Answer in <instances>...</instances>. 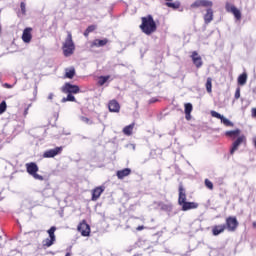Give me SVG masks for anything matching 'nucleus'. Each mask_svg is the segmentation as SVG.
<instances>
[{
	"label": "nucleus",
	"mask_w": 256,
	"mask_h": 256,
	"mask_svg": "<svg viewBox=\"0 0 256 256\" xmlns=\"http://www.w3.org/2000/svg\"><path fill=\"white\" fill-rule=\"evenodd\" d=\"M26 171L27 173H29V175H32V177L34 179H37L38 181H43V176L37 174V172L39 171V166H37L36 163L34 162H30L26 164Z\"/></svg>",
	"instance_id": "nucleus-4"
},
{
	"label": "nucleus",
	"mask_w": 256,
	"mask_h": 256,
	"mask_svg": "<svg viewBox=\"0 0 256 256\" xmlns=\"http://www.w3.org/2000/svg\"><path fill=\"white\" fill-rule=\"evenodd\" d=\"M77 231L81 233L82 237H89L91 235V226L87 224V220H82L78 224Z\"/></svg>",
	"instance_id": "nucleus-5"
},
{
	"label": "nucleus",
	"mask_w": 256,
	"mask_h": 256,
	"mask_svg": "<svg viewBox=\"0 0 256 256\" xmlns=\"http://www.w3.org/2000/svg\"><path fill=\"white\" fill-rule=\"evenodd\" d=\"M32 32H33V28L31 27H27L23 30L22 41L24 43H31V39H33V34H31Z\"/></svg>",
	"instance_id": "nucleus-14"
},
{
	"label": "nucleus",
	"mask_w": 256,
	"mask_h": 256,
	"mask_svg": "<svg viewBox=\"0 0 256 256\" xmlns=\"http://www.w3.org/2000/svg\"><path fill=\"white\" fill-rule=\"evenodd\" d=\"M28 111H29V108H26L24 114L27 115Z\"/></svg>",
	"instance_id": "nucleus-46"
},
{
	"label": "nucleus",
	"mask_w": 256,
	"mask_h": 256,
	"mask_svg": "<svg viewBox=\"0 0 256 256\" xmlns=\"http://www.w3.org/2000/svg\"><path fill=\"white\" fill-rule=\"evenodd\" d=\"M97 27L95 25H90L87 27V29L84 31V37H89V33H93Z\"/></svg>",
	"instance_id": "nucleus-30"
},
{
	"label": "nucleus",
	"mask_w": 256,
	"mask_h": 256,
	"mask_svg": "<svg viewBox=\"0 0 256 256\" xmlns=\"http://www.w3.org/2000/svg\"><path fill=\"white\" fill-rule=\"evenodd\" d=\"M104 192H105V186H97L94 189H92L91 201H98L99 197H101V195H103Z\"/></svg>",
	"instance_id": "nucleus-13"
},
{
	"label": "nucleus",
	"mask_w": 256,
	"mask_h": 256,
	"mask_svg": "<svg viewBox=\"0 0 256 256\" xmlns=\"http://www.w3.org/2000/svg\"><path fill=\"white\" fill-rule=\"evenodd\" d=\"M225 126L226 127H233V122H231L229 119H225Z\"/></svg>",
	"instance_id": "nucleus-38"
},
{
	"label": "nucleus",
	"mask_w": 256,
	"mask_h": 256,
	"mask_svg": "<svg viewBox=\"0 0 256 256\" xmlns=\"http://www.w3.org/2000/svg\"><path fill=\"white\" fill-rule=\"evenodd\" d=\"M178 191V205H182V203H185V201H187V194L185 193V188L183 187V185L179 186Z\"/></svg>",
	"instance_id": "nucleus-17"
},
{
	"label": "nucleus",
	"mask_w": 256,
	"mask_h": 256,
	"mask_svg": "<svg viewBox=\"0 0 256 256\" xmlns=\"http://www.w3.org/2000/svg\"><path fill=\"white\" fill-rule=\"evenodd\" d=\"M143 229H145V226H138L136 228V231H143Z\"/></svg>",
	"instance_id": "nucleus-40"
},
{
	"label": "nucleus",
	"mask_w": 256,
	"mask_h": 256,
	"mask_svg": "<svg viewBox=\"0 0 256 256\" xmlns=\"http://www.w3.org/2000/svg\"><path fill=\"white\" fill-rule=\"evenodd\" d=\"M62 51L64 57H71L75 53V42H73V35L71 32H67V37L62 45Z\"/></svg>",
	"instance_id": "nucleus-2"
},
{
	"label": "nucleus",
	"mask_w": 256,
	"mask_h": 256,
	"mask_svg": "<svg viewBox=\"0 0 256 256\" xmlns=\"http://www.w3.org/2000/svg\"><path fill=\"white\" fill-rule=\"evenodd\" d=\"M81 121H83V123H86V125H93V120H91L85 116L81 117Z\"/></svg>",
	"instance_id": "nucleus-35"
},
{
	"label": "nucleus",
	"mask_w": 256,
	"mask_h": 256,
	"mask_svg": "<svg viewBox=\"0 0 256 256\" xmlns=\"http://www.w3.org/2000/svg\"><path fill=\"white\" fill-rule=\"evenodd\" d=\"M5 111H7V102L2 101L0 103V115H3V113H5Z\"/></svg>",
	"instance_id": "nucleus-32"
},
{
	"label": "nucleus",
	"mask_w": 256,
	"mask_h": 256,
	"mask_svg": "<svg viewBox=\"0 0 256 256\" xmlns=\"http://www.w3.org/2000/svg\"><path fill=\"white\" fill-rule=\"evenodd\" d=\"M225 231V226H214L212 229L213 235H220Z\"/></svg>",
	"instance_id": "nucleus-26"
},
{
	"label": "nucleus",
	"mask_w": 256,
	"mask_h": 256,
	"mask_svg": "<svg viewBox=\"0 0 256 256\" xmlns=\"http://www.w3.org/2000/svg\"><path fill=\"white\" fill-rule=\"evenodd\" d=\"M180 207H182V211H189L191 209H197L199 207V204L197 202H187L180 204Z\"/></svg>",
	"instance_id": "nucleus-18"
},
{
	"label": "nucleus",
	"mask_w": 256,
	"mask_h": 256,
	"mask_svg": "<svg viewBox=\"0 0 256 256\" xmlns=\"http://www.w3.org/2000/svg\"><path fill=\"white\" fill-rule=\"evenodd\" d=\"M187 121H191V113H185Z\"/></svg>",
	"instance_id": "nucleus-39"
},
{
	"label": "nucleus",
	"mask_w": 256,
	"mask_h": 256,
	"mask_svg": "<svg viewBox=\"0 0 256 256\" xmlns=\"http://www.w3.org/2000/svg\"><path fill=\"white\" fill-rule=\"evenodd\" d=\"M4 87H6V89H11V87H13V86H11V84L5 83Z\"/></svg>",
	"instance_id": "nucleus-42"
},
{
	"label": "nucleus",
	"mask_w": 256,
	"mask_h": 256,
	"mask_svg": "<svg viewBox=\"0 0 256 256\" xmlns=\"http://www.w3.org/2000/svg\"><path fill=\"white\" fill-rule=\"evenodd\" d=\"M211 115H212V117H215L216 119H220L221 123H225V117L222 116L221 114H219L218 112L211 111Z\"/></svg>",
	"instance_id": "nucleus-31"
},
{
	"label": "nucleus",
	"mask_w": 256,
	"mask_h": 256,
	"mask_svg": "<svg viewBox=\"0 0 256 256\" xmlns=\"http://www.w3.org/2000/svg\"><path fill=\"white\" fill-rule=\"evenodd\" d=\"M169 208H171V206H168V205L162 206V209H169Z\"/></svg>",
	"instance_id": "nucleus-45"
},
{
	"label": "nucleus",
	"mask_w": 256,
	"mask_h": 256,
	"mask_svg": "<svg viewBox=\"0 0 256 256\" xmlns=\"http://www.w3.org/2000/svg\"><path fill=\"white\" fill-rule=\"evenodd\" d=\"M237 227H239V222L237 221V218L235 217L227 218L226 220L227 231H230V232L236 231Z\"/></svg>",
	"instance_id": "nucleus-10"
},
{
	"label": "nucleus",
	"mask_w": 256,
	"mask_h": 256,
	"mask_svg": "<svg viewBox=\"0 0 256 256\" xmlns=\"http://www.w3.org/2000/svg\"><path fill=\"white\" fill-rule=\"evenodd\" d=\"M213 80L211 78H207V81H206V90H207V93H212V89H213Z\"/></svg>",
	"instance_id": "nucleus-29"
},
{
	"label": "nucleus",
	"mask_w": 256,
	"mask_h": 256,
	"mask_svg": "<svg viewBox=\"0 0 256 256\" xmlns=\"http://www.w3.org/2000/svg\"><path fill=\"white\" fill-rule=\"evenodd\" d=\"M53 97H54L53 93H50V94L48 95V99H50V101L53 99Z\"/></svg>",
	"instance_id": "nucleus-44"
},
{
	"label": "nucleus",
	"mask_w": 256,
	"mask_h": 256,
	"mask_svg": "<svg viewBox=\"0 0 256 256\" xmlns=\"http://www.w3.org/2000/svg\"><path fill=\"white\" fill-rule=\"evenodd\" d=\"M61 91L62 93H70L73 95H77V93H79L81 89L79 88V86L67 82L61 87Z\"/></svg>",
	"instance_id": "nucleus-6"
},
{
	"label": "nucleus",
	"mask_w": 256,
	"mask_h": 256,
	"mask_svg": "<svg viewBox=\"0 0 256 256\" xmlns=\"http://www.w3.org/2000/svg\"><path fill=\"white\" fill-rule=\"evenodd\" d=\"M247 83V74L244 72L238 77V85H245Z\"/></svg>",
	"instance_id": "nucleus-27"
},
{
	"label": "nucleus",
	"mask_w": 256,
	"mask_h": 256,
	"mask_svg": "<svg viewBox=\"0 0 256 256\" xmlns=\"http://www.w3.org/2000/svg\"><path fill=\"white\" fill-rule=\"evenodd\" d=\"M65 77L66 79H73L75 77V68H66Z\"/></svg>",
	"instance_id": "nucleus-23"
},
{
	"label": "nucleus",
	"mask_w": 256,
	"mask_h": 256,
	"mask_svg": "<svg viewBox=\"0 0 256 256\" xmlns=\"http://www.w3.org/2000/svg\"><path fill=\"white\" fill-rule=\"evenodd\" d=\"M109 43V39L104 38V39H95L94 41L91 42L90 47L93 49V47H105Z\"/></svg>",
	"instance_id": "nucleus-16"
},
{
	"label": "nucleus",
	"mask_w": 256,
	"mask_h": 256,
	"mask_svg": "<svg viewBox=\"0 0 256 256\" xmlns=\"http://www.w3.org/2000/svg\"><path fill=\"white\" fill-rule=\"evenodd\" d=\"M108 109L110 113H119L121 111V105L115 99L108 102Z\"/></svg>",
	"instance_id": "nucleus-15"
},
{
	"label": "nucleus",
	"mask_w": 256,
	"mask_h": 256,
	"mask_svg": "<svg viewBox=\"0 0 256 256\" xmlns=\"http://www.w3.org/2000/svg\"><path fill=\"white\" fill-rule=\"evenodd\" d=\"M73 254L71 253V246H70V248L68 249V252L66 253V255L65 256H72Z\"/></svg>",
	"instance_id": "nucleus-41"
},
{
	"label": "nucleus",
	"mask_w": 256,
	"mask_h": 256,
	"mask_svg": "<svg viewBox=\"0 0 256 256\" xmlns=\"http://www.w3.org/2000/svg\"><path fill=\"white\" fill-rule=\"evenodd\" d=\"M185 109H184V113H192L193 111V104L191 103H186L184 105Z\"/></svg>",
	"instance_id": "nucleus-33"
},
{
	"label": "nucleus",
	"mask_w": 256,
	"mask_h": 256,
	"mask_svg": "<svg viewBox=\"0 0 256 256\" xmlns=\"http://www.w3.org/2000/svg\"><path fill=\"white\" fill-rule=\"evenodd\" d=\"M191 9H199V7H206L207 9L213 7V2L209 0H196L190 5Z\"/></svg>",
	"instance_id": "nucleus-9"
},
{
	"label": "nucleus",
	"mask_w": 256,
	"mask_h": 256,
	"mask_svg": "<svg viewBox=\"0 0 256 256\" xmlns=\"http://www.w3.org/2000/svg\"><path fill=\"white\" fill-rule=\"evenodd\" d=\"M225 135L227 137H230L231 139H237V137H239V135H241V130L236 129V130L226 131Z\"/></svg>",
	"instance_id": "nucleus-21"
},
{
	"label": "nucleus",
	"mask_w": 256,
	"mask_h": 256,
	"mask_svg": "<svg viewBox=\"0 0 256 256\" xmlns=\"http://www.w3.org/2000/svg\"><path fill=\"white\" fill-rule=\"evenodd\" d=\"M55 231H57V227H55V226H52L47 231L49 238H46L45 240L42 241V247L44 249L51 247L55 243V241H56Z\"/></svg>",
	"instance_id": "nucleus-3"
},
{
	"label": "nucleus",
	"mask_w": 256,
	"mask_h": 256,
	"mask_svg": "<svg viewBox=\"0 0 256 256\" xmlns=\"http://www.w3.org/2000/svg\"><path fill=\"white\" fill-rule=\"evenodd\" d=\"M67 97L62 99V103H67V101H70L72 103H75V101H77L75 99V96H73V94L70 93H66Z\"/></svg>",
	"instance_id": "nucleus-28"
},
{
	"label": "nucleus",
	"mask_w": 256,
	"mask_h": 256,
	"mask_svg": "<svg viewBox=\"0 0 256 256\" xmlns=\"http://www.w3.org/2000/svg\"><path fill=\"white\" fill-rule=\"evenodd\" d=\"M0 33H1V25H0Z\"/></svg>",
	"instance_id": "nucleus-49"
},
{
	"label": "nucleus",
	"mask_w": 256,
	"mask_h": 256,
	"mask_svg": "<svg viewBox=\"0 0 256 256\" xmlns=\"http://www.w3.org/2000/svg\"><path fill=\"white\" fill-rule=\"evenodd\" d=\"M253 227H255V228H256V222H253Z\"/></svg>",
	"instance_id": "nucleus-47"
},
{
	"label": "nucleus",
	"mask_w": 256,
	"mask_h": 256,
	"mask_svg": "<svg viewBox=\"0 0 256 256\" xmlns=\"http://www.w3.org/2000/svg\"><path fill=\"white\" fill-rule=\"evenodd\" d=\"M226 11L231 13L235 17L236 21H241V10L237 7L231 4H226Z\"/></svg>",
	"instance_id": "nucleus-11"
},
{
	"label": "nucleus",
	"mask_w": 256,
	"mask_h": 256,
	"mask_svg": "<svg viewBox=\"0 0 256 256\" xmlns=\"http://www.w3.org/2000/svg\"><path fill=\"white\" fill-rule=\"evenodd\" d=\"M20 8H21L22 15H25V13H27L25 2L20 3Z\"/></svg>",
	"instance_id": "nucleus-36"
},
{
	"label": "nucleus",
	"mask_w": 256,
	"mask_h": 256,
	"mask_svg": "<svg viewBox=\"0 0 256 256\" xmlns=\"http://www.w3.org/2000/svg\"><path fill=\"white\" fill-rule=\"evenodd\" d=\"M235 99H239L241 97V88H237L235 91Z\"/></svg>",
	"instance_id": "nucleus-37"
},
{
	"label": "nucleus",
	"mask_w": 256,
	"mask_h": 256,
	"mask_svg": "<svg viewBox=\"0 0 256 256\" xmlns=\"http://www.w3.org/2000/svg\"><path fill=\"white\" fill-rule=\"evenodd\" d=\"M204 183H205V187H207V189H210V191H213V182H211V180L205 179Z\"/></svg>",
	"instance_id": "nucleus-34"
},
{
	"label": "nucleus",
	"mask_w": 256,
	"mask_h": 256,
	"mask_svg": "<svg viewBox=\"0 0 256 256\" xmlns=\"http://www.w3.org/2000/svg\"><path fill=\"white\" fill-rule=\"evenodd\" d=\"M109 79H111L110 75L100 76L98 78V85H100V87H103V85L106 84L109 81Z\"/></svg>",
	"instance_id": "nucleus-25"
},
{
	"label": "nucleus",
	"mask_w": 256,
	"mask_h": 256,
	"mask_svg": "<svg viewBox=\"0 0 256 256\" xmlns=\"http://www.w3.org/2000/svg\"><path fill=\"white\" fill-rule=\"evenodd\" d=\"M190 57L192 59V63L197 69H201V67H203V59L197 51H193Z\"/></svg>",
	"instance_id": "nucleus-12"
},
{
	"label": "nucleus",
	"mask_w": 256,
	"mask_h": 256,
	"mask_svg": "<svg viewBox=\"0 0 256 256\" xmlns=\"http://www.w3.org/2000/svg\"><path fill=\"white\" fill-rule=\"evenodd\" d=\"M211 21H213V9L210 7L206 9V13L204 14V22L206 25H209Z\"/></svg>",
	"instance_id": "nucleus-20"
},
{
	"label": "nucleus",
	"mask_w": 256,
	"mask_h": 256,
	"mask_svg": "<svg viewBox=\"0 0 256 256\" xmlns=\"http://www.w3.org/2000/svg\"><path fill=\"white\" fill-rule=\"evenodd\" d=\"M166 7H169L170 9H179L181 7V2H166Z\"/></svg>",
	"instance_id": "nucleus-24"
},
{
	"label": "nucleus",
	"mask_w": 256,
	"mask_h": 256,
	"mask_svg": "<svg viewBox=\"0 0 256 256\" xmlns=\"http://www.w3.org/2000/svg\"><path fill=\"white\" fill-rule=\"evenodd\" d=\"M247 143V138L245 137V135H241L239 136L232 144V148L230 150V154L233 155V153H235V151H237V149H239V147H241V145H245Z\"/></svg>",
	"instance_id": "nucleus-7"
},
{
	"label": "nucleus",
	"mask_w": 256,
	"mask_h": 256,
	"mask_svg": "<svg viewBox=\"0 0 256 256\" xmlns=\"http://www.w3.org/2000/svg\"><path fill=\"white\" fill-rule=\"evenodd\" d=\"M164 1H167V3H169V2H171V1H173V0H164Z\"/></svg>",
	"instance_id": "nucleus-48"
},
{
	"label": "nucleus",
	"mask_w": 256,
	"mask_h": 256,
	"mask_svg": "<svg viewBox=\"0 0 256 256\" xmlns=\"http://www.w3.org/2000/svg\"><path fill=\"white\" fill-rule=\"evenodd\" d=\"M252 117H256V108L252 109Z\"/></svg>",
	"instance_id": "nucleus-43"
},
{
	"label": "nucleus",
	"mask_w": 256,
	"mask_h": 256,
	"mask_svg": "<svg viewBox=\"0 0 256 256\" xmlns=\"http://www.w3.org/2000/svg\"><path fill=\"white\" fill-rule=\"evenodd\" d=\"M141 21L142 23L140 25V29L145 35H153V33L157 31V23L151 14L147 15L146 17H142Z\"/></svg>",
	"instance_id": "nucleus-1"
},
{
	"label": "nucleus",
	"mask_w": 256,
	"mask_h": 256,
	"mask_svg": "<svg viewBox=\"0 0 256 256\" xmlns=\"http://www.w3.org/2000/svg\"><path fill=\"white\" fill-rule=\"evenodd\" d=\"M135 128V123H132V124H130V125H128V126H125L124 128H123V133H124V135H127L128 137L129 136H131V135H133V129Z\"/></svg>",
	"instance_id": "nucleus-22"
},
{
	"label": "nucleus",
	"mask_w": 256,
	"mask_h": 256,
	"mask_svg": "<svg viewBox=\"0 0 256 256\" xmlns=\"http://www.w3.org/2000/svg\"><path fill=\"white\" fill-rule=\"evenodd\" d=\"M129 175H131L130 168H124V169L118 170L116 172V177H118V179H120V180H123L124 177H129Z\"/></svg>",
	"instance_id": "nucleus-19"
},
{
	"label": "nucleus",
	"mask_w": 256,
	"mask_h": 256,
	"mask_svg": "<svg viewBox=\"0 0 256 256\" xmlns=\"http://www.w3.org/2000/svg\"><path fill=\"white\" fill-rule=\"evenodd\" d=\"M63 153V146L56 147L54 149L46 150L43 154L44 159H51L53 157H57V155H61Z\"/></svg>",
	"instance_id": "nucleus-8"
}]
</instances>
